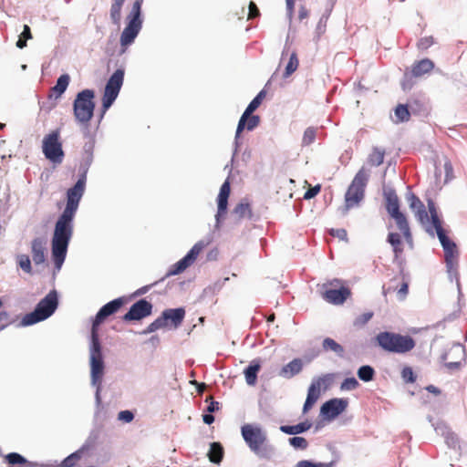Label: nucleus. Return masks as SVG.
Masks as SVG:
<instances>
[{
	"label": "nucleus",
	"instance_id": "obj_41",
	"mask_svg": "<svg viewBox=\"0 0 467 467\" xmlns=\"http://www.w3.org/2000/svg\"><path fill=\"white\" fill-rule=\"evenodd\" d=\"M373 312H366L358 316L353 322L354 327H361L365 326L373 317Z\"/></svg>",
	"mask_w": 467,
	"mask_h": 467
},
{
	"label": "nucleus",
	"instance_id": "obj_10",
	"mask_svg": "<svg viewBox=\"0 0 467 467\" xmlns=\"http://www.w3.org/2000/svg\"><path fill=\"white\" fill-rule=\"evenodd\" d=\"M143 0H135L130 15L128 16V25L124 28L120 36V45L123 47L130 46L138 34L140 33L142 26L141 5Z\"/></svg>",
	"mask_w": 467,
	"mask_h": 467
},
{
	"label": "nucleus",
	"instance_id": "obj_52",
	"mask_svg": "<svg viewBox=\"0 0 467 467\" xmlns=\"http://www.w3.org/2000/svg\"><path fill=\"white\" fill-rule=\"evenodd\" d=\"M445 180L449 181L453 178V167L450 161L444 162Z\"/></svg>",
	"mask_w": 467,
	"mask_h": 467
},
{
	"label": "nucleus",
	"instance_id": "obj_3",
	"mask_svg": "<svg viewBox=\"0 0 467 467\" xmlns=\"http://www.w3.org/2000/svg\"><path fill=\"white\" fill-rule=\"evenodd\" d=\"M241 433L249 449L259 458L272 459L275 448L268 443L266 433L262 428L253 424H244L241 428Z\"/></svg>",
	"mask_w": 467,
	"mask_h": 467
},
{
	"label": "nucleus",
	"instance_id": "obj_23",
	"mask_svg": "<svg viewBox=\"0 0 467 467\" xmlns=\"http://www.w3.org/2000/svg\"><path fill=\"white\" fill-rule=\"evenodd\" d=\"M387 242L392 247L394 257L396 259L400 258L404 252V243L407 244L402 233L389 232L387 237Z\"/></svg>",
	"mask_w": 467,
	"mask_h": 467
},
{
	"label": "nucleus",
	"instance_id": "obj_30",
	"mask_svg": "<svg viewBox=\"0 0 467 467\" xmlns=\"http://www.w3.org/2000/svg\"><path fill=\"white\" fill-rule=\"evenodd\" d=\"M261 368L259 361L253 360L251 364L244 369L245 381L248 385L254 386L257 380V373Z\"/></svg>",
	"mask_w": 467,
	"mask_h": 467
},
{
	"label": "nucleus",
	"instance_id": "obj_17",
	"mask_svg": "<svg viewBox=\"0 0 467 467\" xmlns=\"http://www.w3.org/2000/svg\"><path fill=\"white\" fill-rule=\"evenodd\" d=\"M152 305L145 299H140L133 304L124 315L125 321L140 320L151 314Z\"/></svg>",
	"mask_w": 467,
	"mask_h": 467
},
{
	"label": "nucleus",
	"instance_id": "obj_19",
	"mask_svg": "<svg viewBox=\"0 0 467 467\" xmlns=\"http://www.w3.org/2000/svg\"><path fill=\"white\" fill-rule=\"evenodd\" d=\"M348 400L345 399H332L328 401H326L321 406V414L324 416L334 419L341 414L348 407Z\"/></svg>",
	"mask_w": 467,
	"mask_h": 467
},
{
	"label": "nucleus",
	"instance_id": "obj_64",
	"mask_svg": "<svg viewBox=\"0 0 467 467\" xmlns=\"http://www.w3.org/2000/svg\"><path fill=\"white\" fill-rule=\"evenodd\" d=\"M275 314H272L268 317L267 318V321L268 322H273L275 320Z\"/></svg>",
	"mask_w": 467,
	"mask_h": 467
},
{
	"label": "nucleus",
	"instance_id": "obj_43",
	"mask_svg": "<svg viewBox=\"0 0 467 467\" xmlns=\"http://www.w3.org/2000/svg\"><path fill=\"white\" fill-rule=\"evenodd\" d=\"M289 443L295 449L306 450L308 446L307 441L303 437H293L289 439Z\"/></svg>",
	"mask_w": 467,
	"mask_h": 467
},
{
	"label": "nucleus",
	"instance_id": "obj_63",
	"mask_svg": "<svg viewBox=\"0 0 467 467\" xmlns=\"http://www.w3.org/2000/svg\"><path fill=\"white\" fill-rule=\"evenodd\" d=\"M16 47L20 49L24 48L26 47V40L23 39V38H18V40L16 41Z\"/></svg>",
	"mask_w": 467,
	"mask_h": 467
},
{
	"label": "nucleus",
	"instance_id": "obj_56",
	"mask_svg": "<svg viewBox=\"0 0 467 467\" xmlns=\"http://www.w3.org/2000/svg\"><path fill=\"white\" fill-rule=\"evenodd\" d=\"M19 37L26 41L32 39L33 36L31 33V29L27 25L24 26L23 32L20 34Z\"/></svg>",
	"mask_w": 467,
	"mask_h": 467
},
{
	"label": "nucleus",
	"instance_id": "obj_1",
	"mask_svg": "<svg viewBox=\"0 0 467 467\" xmlns=\"http://www.w3.org/2000/svg\"><path fill=\"white\" fill-rule=\"evenodd\" d=\"M85 185L86 178L83 176L67 190L66 207L55 224L51 250L54 264L58 270L65 261L68 244L73 235V220L83 196Z\"/></svg>",
	"mask_w": 467,
	"mask_h": 467
},
{
	"label": "nucleus",
	"instance_id": "obj_4",
	"mask_svg": "<svg viewBox=\"0 0 467 467\" xmlns=\"http://www.w3.org/2000/svg\"><path fill=\"white\" fill-rule=\"evenodd\" d=\"M376 342L383 350L397 354L408 353L416 346L410 336L388 331L379 332L376 336Z\"/></svg>",
	"mask_w": 467,
	"mask_h": 467
},
{
	"label": "nucleus",
	"instance_id": "obj_39",
	"mask_svg": "<svg viewBox=\"0 0 467 467\" xmlns=\"http://www.w3.org/2000/svg\"><path fill=\"white\" fill-rule=\"evenodd\" d=\"M395 116L398 121L404 122L410 119V114L407 106L400 104L395 109Z\"/></svg>",
	"mask_w": 467,
	"mask_h": 467
},
{
	"label": "nucleus",
	"instance_id": "obj_26",
	"mask_svg": "<svg viewBox=\"0 0 467 467\" xmlns=\"http://www.w3.org/2000/svg\"><path fill=\"white\" fill-rule=\"evenodd\" d=\"M253 216L250 204L246 201L238 203L232 212V217L235 223H239L243 219H251Z\"/></svg>",
	"mask_w": 467,
	"mask_h": 467
},
{
	"label": "nucleus",
	"instance_id": "obj_46",
	"mask_svg": "<svg viewBox=\"0 0 467 467\" xmlns=\"http://www.w3.org/2000/svg\"><path fill=\"white\" fill-rule=\"evenodd\" d=\"M358 386V382L355 378H348L346 379L342 384L341 389L347 390L355 389Z\"/></svg>",
	"mask_w": 467,
	"mask_h": 467
},
{
	"label": "nucleus",
	"instance_id": "obj_57",
	"mask_svg": "<svg viewBox=\"0 0 467 467\" xmlns=\"http://www.w3.org/2000/svg\"><path fill=\"white\" fill-rule=\"evenodd\" d=\"M285 5L287 16L291 19L294 15L295 0H285Z\"/></svg>",
	"mask_w": 467,
	"mask_h": 467
},
{
	"label": "nucleus",
	"instance_id": "obj_36",
	"mask_svg": "<svg viewBox=\"0 0 467 467\" xmlns=\"http://www.w3.org/2000/svg\"><path fill=\"white\" fill-rule=\"evenodd\" d=\"M70 78L67 74L61 75L57 84L51 88V91L56 94V97H60L67 89L69 84Z\"/></svg>",
	"mask_w": 467,
	"mask_h": 467
},
{
	"label": "nucleus",
	"instance_id": "obj_9",
	"mask_svg": "<svg viewBox=\"0 0 467 467\" xmlns=\"http://www.w3.org/2000/svg\"><path fill=\"white\" fill-rule=\"evenodd\" d=\"M95 93L92 89H84L78 93L74 104V116L82 124H88L93 117Z\"/></svg>",
	"mask_w": 467,
	"mask_h": 467
},
{
	"label": "nucleus",
	"instance_id": "obj_40",
	"mask_svg": "<svg viewBox=\"0 0 467 467\" xmlns=\"http://www.w3.org/2000/svg\"><path fill=\"white\" fill-rule=\"evenodd\" d=\"M317 136V129L313 127L307 128L303 135L302 145L309 146L315 141Z\"/></svg>",
	"mask_w": 467,
	"mask_h": 467
},
{
	"label": "nucleus",
	"instance_id": "obj_34",
	"mask_svg": "<svg viewBox=\"0 0 467 467\" xmlns=\"http://www.w3.org/2000/svg\"><path fill=\"white\" fill-rule=\"evenodd\" d=\"M208 458L213 463H220L223 458V448L219 442H212L208 451Z\"/></svg>",
	"mask_w": 467,
	"mask_h": 467
},
{
	"label": "nucleus",
	"instance_id": "obj_62",
	"mask_svg": "<svg viewBox=\"0 0 467 467\" xmlns=\"http://www.w3.org/2000/svg\"><path fill=\"white\" fill-rule=\"evenodd\" d=\"M426 389H427L429 392H431V393H432V394H434V395H440V394H441V390H440L437 387H435V386H433V385H429V386H427V387H426Z\"/></svg>",
	"mask_w": 467,
	"mask_h": 467
},
{
	"label": "nucleus",
	"instance_id": "obj_28",
	"mask_svg": "<svg viewBox=\"0 0 467 467\" xmlns=\"http://www.w3.org/2000/svg\"><path fill=\"white\" fill-rule=\"evenodd\" d=\"M5 461L10 467H35L36 463L27 461L17 452H10L5 455Z\"/></svg>",
	"mask_w": 467,
	"mask_h": 467
},
{
	"label": "nucleus",
	"instance_id": "obj_7",
	"mask_svg": "<svg viewBox=\"0 0 467 467\" xmlns=\"http://www.w3.org/2000/svg\"><path fill=\"white\" fill-rule=\"evenodd\" d=\"M89 350L91 383L93 386L97 387V395H99L104 375V361L98 332L94 331L91 335V346Z\"/></svg>",
	"mask_w": 467,
	"mask_h": 467
},
{
	"label": "nucleus",
	"instance_id": "obj_55",
	"mask_svg": "<svg viewBox=\"0 0 467 467\" xmlns=\"http://www.w3.org/2000/svg\"><path fill=\"white\" fill-rule=\"evenodd\" d=\"M317 400H316L312 397L306 396V400L304 407H303V412L306 413L310 409H312V407L315 405Z\"/></svg>",
	"mask_w": 467,
	"mask_h": 467
},
{
	"label": "nucleus",
	"instance_id": "obj_25",
	"mask_svg": "<svg viewBox=\"0 0 467 467\" xmlns=\"http://www.w3.org/2000/svg\"><path fill=\"white\" fill-rule=\"evenodd\" d=\"M45 242L41 238H35L31 243L32 258L36 265L43 264L46 261Z\"/></svg>",
	"mask_w": 467,
	"mask_h": 467
},
{
	"label": "nucleus",
	"instance_id": "obj_22",
	"mask_svg": "<svg viewBox=\"0 0 467 467\" xmlns=\"http://www.w3.org/2000/svg\"><path fill=\"white\" fill-rule=\"evenodd\" d=\"M410 209L415 213V216L420 223L429 221V215L423 202L415 194L411 193L408 198Z\"/></svg>",
	"mask_w": 467,
	"mask_h": 467
},
{
	"label": "nucleus",
	"instance_id": "obj_6",
	"mask_svg": "<svg viewBox=\"0 0 467 467\" xmlns=\"http://www.w3.org/2000/svg\"><path fill=\"white\" fill-rule=\"evenodd\" d=\"M369 172L362 167L353 178L345 194V211L358 206L365 196V188L368 184Z\"/></svg>",
	"mask_w": 467,
	"mask_h": 467
},
{
	"label": "nucleus",
	"instance_id": "obj_49",
	"mask_svg": "<svg viewBox=\"0 0 467 467\" xmlns=\"http://www.w3.org/2000/svg\"><path fill=\"white\" fill-rule=\"evenodd\" d=\"M118 419L123 422L129 423L133 420L134 414L130 410H121L118 414Z\"/></svg>",
	"mask_w": 467,
	"mask_h": 467
},
{
	"label": "nucleus",
	"instance_id": "obj_15",
	"mask_svg": "<svg viewBox=\"0 0 467 467\" xmlns=\"http://www.w3.org/2000/svg\"><path fill=\"white\" fill-rule=\"evenodd\" d=\"M208 244L209 243L203 240L197 242L183 258L179 260L171 267L168 275H179L182 273L184 270H186L195 262L199 254Z\"/></svg>",
	"mask_w": 467,
	"mask_h": 467
},
{
	"label": "nucleus",
	"instance_id": "obj_14",
	"mask_svg": "<svg viewBox=\"0 0 467 467\" xmlns=\"http://www.w3.org/2000/svg\"><path fill=\"white\" fill-rule=\"evenodd\" d=\"M185 310L180 308L166 309L161 313V316L155 319L147 327V332L151 333L161 328L168 327L169 321L174 327H178L183 321Z\"/></svg>",
	"mask_w": 467,
	"mask_h": 467
},
{
	"label": "nucleus",
	"instance_id": "obj_2",
	"mask_svg": "<svg viewBox=\"0 0 467 467\" xmlns=\"http://www.w3.org/2000/svg\"><path fill=\"white\" fill-rule=\"evenodd\" d=\"M429 212L432 227L435 229L438 238L444 250V259L446 267L451 275H458V257L459 252L454 242L449 239L442 228L441 222L438 216L436 208L432 202H429Z\"/></svg>",
	"mask_w": 467,
	"mask_h": 467
},
{
	"label": "nucleus",
	"instance_id": "obj_18",
	"mask_svg": "<svg viewBox=\"0 0 467 467\" xmlns=\"http://www.w3.org/2000/svg\"><path fill=\"white\" fill-rule=\"evenodd\" d=\"M465 358V350L462 346L451 347L444 355L443 360L450 370H457L462 367Z\"/></svg>",
	"mask_w": 467,
	"mask_h": 467
},
{
	"label": "nucleus",
	"instance_id": "obj_45",
	"mask_svg": "<svg viewBox=\"0 0 467 467\" xmlns=\"http://www.w3.org/2000/svg\"><path fill=\"white\" fill-rule=\"evenodd\" d=\"M401 378L407 383H414L416 381V376L410 367H404L402 368Z\"/></svg>",
	"mask_w": 467,
	"mask_h": 467
},
{
	"label": "nucleus",
	"instance_id": "obj_16",
	"mask_svg": "<svg viewBox=\"0 0 467 467\" xmlns=\"http://www.w3.org/2000/svg\"><path fill=\"white\" fill-rule=\"evenodd\" d=\"M123 304L124 299L122 297H119L104 305L95 317L92 324L91 334L94 333V331L98 332V327L103 323L108 317L117 313Z\"/></svg>",
	"mask_w": 467,
	"mask_h": 467
},
{
	"label": "nucleus",
	"instance_id": "obj_33",
	"mask_svg": "<svg viewBox=\"0 0 467 467\" xmlns=\"http://www.w3.org/2000/svg\"><path fill=\"white\" fill-rule=\"evenodd\" d=\"M386 150L383 148L374 147L368 157V163L371 166H379L383 163Z\"/></svg>",
	"mask_w": 467,
	"mask_h": 467
},
{
	"label": "nucleus",
	"instance_id": "obj_31",
	"mask_svg": "<svg viewBox=\"0 0 467 467\" xmlns=\"http://www.w3.org/2000/svg\"><path fill=\"white\" fill-rule=\"evenodd\" d=\"M259 123H260V117L258 115H253V113H252L244 119V122L240 129V126H241V119H240L238 125H237V129H236L235 138H238L240 136V134L243 132V130L245 129L247 130H253L259 125Z\"/></svg>",
	"mask_w": 467,
	"mask_h": 467
},
{
	"label": "nucleus",
	"instance_id": "obj_58",
	"mask_svg": "<svg viewBox=\"0 0 467 467\" xmlns=\"http://www.w3.org/2000/svg\"><path fill=\"white\" fill-rule=\"evenodd\" d=\"M309 16V11L306 9V6L304 5H301L300 8H299V11H298V19L300 21L307 18Z\"/></svg>",
	"mask_w": 467,
	"mask_h": 467
},
{
	"label": "nucleus",
	"instance_id": "obj_42",
	"mask_svg": "<svg viewBox=\"0 0 467 467\" xmlns=\"http://www.w3.org/2000/svg\"><path fill=\"white\" fill-rule=\"evenodd\" d=\"M122 5L112 2L110 6V18L114 24H119L121 18Z\"/></svg>",
	"mask_w": 467,
	"mask_h": 467
},
{
	"label": "nucleus",
	"instance_id": "obj_48",
	"mask_svg": "<svg viewBox=\"0 0 467 467\" xmlns=\"http://www.w3.org/2000/svg\"><path fill=\"white\" fill-rule=\"evenodd\" d=\"M12 323L9 314L6 311L0 312V330Z\"/></svg>",
	"mask_w": 467,
	"mask_h": 467
},
{
	"label": "nucleus",
	"instance_id": "obj_60",
	"mask_svg": "<svg viewBox=\"0 0 467 467\" xmlns=\"http://www.w3.org/2000/svg\"><path fill=\"white\" fill-rule=\"evenodd\" d=\"M219 410V403L217 401H212L210 403V405L208 406L207 408V410L210 412V413H213L216 410Z\"/></svg>",
	"mask_w": 467,
	"mask_h": 467
},
{
	"label": "nucleus",
	"instance_id": "obj_44",
	"mask_svg": "<svg viewBox=\"0 0 467 467\" xmlns=\"http://www.w3.org/2000/svg\"><path fill=\"white\" fill-rule=\"evenodd\" d=\"M18 264L19 266L28 274L32 273V267H31V261L29 259V256L26 254H21L18 256Z\"/></svg>",
	"mask_w": 467,
	"mask_h": 467
},
{
	"label": "nucleus",
	"instance_id": "obj_37",
	"mask_svg": "<svg viewBox=\"0 0 467 467\" xmlns=\"http://www.w3.org/2000/svg\"><path fill=\"white\" fill-rule=\"evenodd\" d=\"M375 370L368 365L361 366L358 370V377L359 379L368 382L374 379Z\"/></svg>",
	"mask_w": 467,
	"mask_h": 467
},
{
	"label": "nucleus",
	"instance_id": "obj_27",
	"mask_svg": "<svg viewBox=\"0 0 467 467\" xmlns=\"http://www.w3.org/2000/svg\"><path fill=\"white\" fill-rule=\"evenodd\" d=\"M303 369V362L300 358H295L284 366L280 370V376L285 379H291L297 375Z\"/></svg>",
	"mask_w": 467,
	"mask_h": 467
},
{
	"label": "nucleus",
	"instance_id": "obj_12",
	"mask_svg": "<svg viewBox=\"0 0 467 467\" xmlns=\"http://www.w3.org/2000/svg\"><path fill=\"white\" fill-rule=\"evenodd\" d=\"M124 68H118L109 78L102 97V111L105 113L117 99L124 80Z\"/></svg>",
	"mask_w": 467,
	"mask_h": 467
},
{
	"label": "nucleus",
	"instance_id": "obj_38",
	"mask_svg": "<svg viewBox=\"0 0 467 467\" xmlns=\"http://www.w3.org/2000/svg\"><path fill=\"white\" fill-rule=\"evenodd\" d=\"M299 60L297 58L296 53L293 52L290 55L289 61L285 67L284 78H288L291 76L298 67Z\"/></svg>",
	"mask_w": 467,
	"mask_h": 467
},
{
	"label": "nucleus",
	"instance_id": "obj_54",
	"mask_svg": "<svg viewBox=\"0 0 467 467\" xmlns=\"http://www.w3.org/2000/svg\"><path fill=\"white\" fill-rule=\"evenodd\" d=\"M296 467H325L323 463H314L310 461L303 460L296 463Z\"/></svg>",
	"mask_w": 467,
	"mask_h": 467
},
{
	"label": "nucleus",
	"instance_id": "obj_21",
	"mask_svg": "<svg viewBox=\"0 0 467 467\" xmlns=\"http://www.w3.org/2000/svg\"><path fill=\"white\" fill-rule=\"evenodd\" d=\"M231 187L230 182L228 181H225L221 188L220 192L217 197V204H218V211L216 214V219L219 221L221 216L225 215L227 212V206H228V198L230 195Z\"/></svg>",
	"mask_w": 467,
	"mask_h": 467
},
{
	"label": "nucleus",
	"instance_id": "obj_51",
	"mask_svg": "<svg viewBox=\"0 0 467 467\" xmlns=\"http://www.w3.org/2000/svg\"><path fill=\"white\" fill-rule=\"evenodd\" d=\"M259 15H260V12H259V9H258L257 5H255L254 2L251 1L249 3L248 18L249 19H253V18H255V17L259 16Z\"/></svg>",
	"mask_w": 467,
	"mask_h": 467
},
{
	"label": "nucleus",
	"instance_id": "obj_29",
	"mask_svg": "<svg viewBox=\"0 0 467 467\" xmlns=\"http://www.w3.org/2000/svg\"><path fill=\"white\" fill-rule=\"evenodd\" d=\"M265 97H266V92H265V90L263 89L249 103V105L245 109L244 112L241 116V126H240V128L243 126V124L244 122V119L260 107V105L262 104V102L265 99Z\"/></svg>",
	"mask_w": 467,
	"mask_h": 467
},
{
	"label": "nucleus",
	"instance_id": "obj_5",
	"mask_svg": "<svg viewBox=\"0 0 467 467\" xmlns=\"http://www.w3.org/2000/svg\"><path fill=\"white\" fill-rule=\"evenodd\" d=\"M386 210L394 220L396 227L402 233L408 246L413 248V236L406 215L400 210L399 197L394 191L385 193Z\"/></svg>",
	"mask_w": 467,
	"mask_h": 467
},
{
	"label": "nucleus",
	"instance_id": "obj_11",
	"mask_svg": "<svg viewBox=\"0 0 467 467\" xmlns=\"http://www.w3.org/2000/svg\"><path fill=\"white\" fill-rule=\"evenodd\" d=\"M42 151L45 157L54 164L62 163L65 153L62 147L59 130L47 134L42 141Z\"/></svg>",
	"mask_w": 467,
	"mask_h": 467
},
{
	"label": "nucleus",
	"instance_id": "obj_13",
	"mask_svg": "<svg viewBox=\"0 0 467 467\" xmlns=\"http://www.w3.org/2000/svg\"><path fill=\"white\" fill-rule=\"evenodd\" d=\"M322 298L332 305H342L351 295L350 289L341 285V280L334 279L323 285Z\"/></svg>",
	"mask_w": 467,
	"mask_h": 467
},
{
	"label": "nucleus",
	"instance_id": "obj_8",
	"mask_svg": "<svg viewBox=\"0 0 467 467\" xmlns=\"http://www.w3.org/2000/svg\"><path fill=\"white\" fill-rule=\"evenodd\" d=\"M57 306V295L55 290L49 292L36 306L35 310L26 314L22 319L23 326H31L49 317Z\"/></svg>",
	"mask_w": 467,
	"mask_h": 467
},
{
	"label": "nucleus",
	"instance_id": "obj_61",
	"mask_svg": "<svg viewBox=\"0 0 467 467\" xmlns=\"http://www.w3.org/2000/svg\"><path fill=\"white\" fill-rule=\"evenodd\" d=\"M203 422L206 424H212L214 421V417L209 413L202 416Z\"/></svg>",
	"mask_w": 467,
	"mask_h": 467
},
{
	"label": "nucleus",
	"instance_id": "obj_20",
	"mask_svg": "<svg viewBox=\"0 0 467 467\" xmlns=\"http://www.w3.org/2000/svg\"><path fill=\"white\" fill-rule=\"evenodd\" d=\"M333 381V376L327 374L312 381L308 388L307 396L318 400L321 394V389H327Z\"/></svg>",
	"mask_w": 467,
	"mask_h": 467
},
{
	"label": "nucleus",
	"instance_id": "obj_24",
	"mask_svg": "<svg viewBox=\"0 0 467 467\" xmlns=\"http://www.w3.org/2000/svg\"><path fill=\"white\" fill-rule=\"evenodd\" d=\"M434 68V63L429 58H423L419 61H415L411 66V76L414 78H420L425 74L431 72Z\"/></svg>",
	"mask_w": 467,
	"mask_h": 467
},
{
	"label": "nucleus",
	"instance_id": "obj_50",
	"mask_svg": "<svg viewBox=\"0 0 467 467\" xmlns=\"http://www.w3.org/2000/svg\"><path fill=\"white\" fill-rule=\"evenodd\" d=\"M320 190H321V186L320 185H316L314 187L309 188L305 192L304 199L309 200V199L314 198L316 195H317L319 193Z\"/></svg>",
	"mask_w": 467,
	"mask_h": 467
},
{
	"label": "nucleus",
	"instance_id": "obj_35",
	"mask_svg": "<svg viewBox=\"0 0 467 467\" xmlns=\"http://www.w3.org/2000/svg\"><path fill=\"white\" fill-rule=\"evenodd\" d=\"M322 348L325 351H332L339 357L344 355V348L330 337H326L323 340Z\"/></svg>",
	"mask_w": 467,
	"mask_h": 467
},
{
	"label": "nucleus",
	"instance_id": "obj_59",
	"mask_svg": "<svg viewBox=\"0 0 467 467\" xmlns=\"http://www.w3.org/2000/svg\"><path fill=\"white\" fill-rule=\"evenodd\" d=\"M398 294L401 298L405 297L408 294V284L406 282L401 284L400 288L398 290Z\"/></svg>",
	"mask_w": 467,
	"mask_h": 467
},
{
	"label": "nucleus",
	"instance_id": "obj_32",
	"mask_svg": "<svg viewBox=\"0 0 467 467\" xmlns=\"http://www.w3.org/2000/svg\"><path fill=\"white\" fill-rule=\"evenodd\" d=\"M311 426L309 421H304L293 426L282 425L280 431L285 434L296 435L308 431Z\"/></svg>",
	"mask_w": 467,
	"mask_h": 467
},
{
	"label": "nucleus",
	"instance_id": "obj_47",
	"mask_svg": "<svg viewBox=\"0 0 467 467\" xmlns=\"http://www.w3.org/2000/svg\"><path fill=\"white\" fill-rule=\"evenodd\" d=\"M433 43H434V40H433L432 36H426V37L420 38L419 40L417 46H418L419 49L426 50L430 47H431L433 45Z\"/></svg>",
	"mask_w": 467,
	"mask_h": 467
},
{
	"label": "nucleus",
	"instance_id": "obj_53",
	"mask_svg": "<svg viewBox=\"0 0 467 467\" xmlns=\"http://www.w3.org/2000/svg\"><path fill=\"white\" fill-rule=\"evenodd\" d=\"M330 234L332 236L339 238L340 240H347V236H348L347 231L345 229H343V228H340V229H331L330 230Z\"/></svg>",
	"mask_w": 467,
	"mask_h": 467
}]
</instances>
